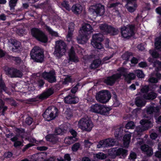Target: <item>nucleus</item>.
<instances>
[{
    "instance_id": "f257e3e1",
    "label": "nucleus",
    "mask_w": 161,
    "mask_h": 161,
    "mask_svg": "<svg viewBox=\"0 0 161 161\" xmlns=\"http://www.w3.org/2000/svg\"><path fill=\"white\" fill-rule=\"evenodd\" d=\"M93 31L90 25L85 24L79 31V34L77 38L78 42L81 44L86 43L89 38L90 35L93 32Z\"/></svg>"
},
{
    "instance_id": "f03ea898",
    "label": "nucleus",
    "mask_w": 161,
    "mask_h": 161,
    "mask_svg": "<svg viewBox=\"0 0 161 161\" xmlns=\"http://www.w3.org/2000/svg\"><path fill=\"white\" fill-rule=\"evenodd\" d=\"M152 120L150 117L149 118L144 117L143 119L141 120L140 121L141 125L137 127L134 132V137H136L140 136L143 131L152 127L153 126Z\"/></svg>"
},
{
    "instance_id": "7ed1b4c3",
    "label": "nucleus",
    "mask_w": 161,
    "mask_h": 161,
    "mask_svg": "<svg viewBox=\"0 0 161 161\" xmlns=\"http://www.w3.org/2000/svg\"><path fill=\"white\" fill-rule=\"evenodd\" d=\"M66 45L62 41L56 42L55 49L54 52V55L59 58L64 55L66 51Z\"/></svg>"
},
{
    "instance_id": "20e7f679",
    "label": "nucleus",
    "mask_w": 161,
    "mask_h": 161,
    "mask_svg": "<svg viewBox=\"0 0 161 161\" xmlns=\"http://www.w3.org/2000/svg\"><path fill=\"white\" fill-rule=\"evenodd\" d=\"M58 110L54 106L48 107L45 111L43 116L45 120L49 121L55 119L58 115Z\"/></svg>"
},
{
    "instance_id": "39448f33",
    "label": "nucleus",
    "mask_w": 161,
    "mask_h": 161,
    "mask_svg": "<svg viewBox=\"0 0 161 161\" xmlns=\"http://www.w3.org/2000/svg\"><path fill=\"white\" fill-rule=\"evenodd\" d=\"M31 33L32 36L39 41L44 43L47 42L48 39L47 36L40 30L33 28L31 29Z\"/></svg>"
},
{
    "instance_id": "423d86ee",
    "label": "nucleus",
    "mask_w": 161,
    "mask_h": 161,
    "mask_svg": "<svg viewBox=\"0 0 161 161\" xmlns=\"http://www.w3.org/2000/svg\"><path fill=\"white\" fill-rule=\"evenodd\" d=\"M93 126L92 121L87 118H82L78 122V126L83 130L90 131Z\"/></svg>"
},
{
    "instance_id": "0eeeda50",
    "label": "nucleus",
    "mask_w": 161,
    "mask_h": 161,
    "mask_svg": "<svg viewBox=\"0 0 161 161\" xmlns=\"http://www.w3.org/2000/svg\"><path fill=\"white\" fill-rule=\"evenodd\" d=\"M110 93L107 90L99 92L96 95L97 100L100 102L105 103L108 101L111 98Z\"/></svg>"
},
{
    "instance_id": "6e6552de",
    "label": "nucleus",
    "mask_w": 161,
    "mask_h": 161,
    "mask_svg": "<svg viewBox=\"0 0 161 161\" xmlns=\"http://www.w3.org/2000/svg\"><path fill=\"white\" fill-rule=\"evenodd\" d=\"M90 12L94 15L101 16L105 12L104 6L100 4L91 6L89 8Z\"/></svg>"
},
{
    "instance_id": "1a4fd4ad",
    "label": "nucleus",
    "mask_w": 161,
    "mask_h": 161,
    "mask_svg": "<svg viewBox=\"0 0 161 161\" xmlns=\"http://www.w3.org/2000/svg\"><path fill=\"white\" fill-rule=\"evenodd\" d=\"M103 40V35L99 33L93 35L92 40L91 42V44L95 48L98 49H101L103 48V46L100 43Z\"/></svg>"
},
{
    "instance_id": "9d476101",
    "label": "nucleus",
    "mask_w": 161,
    "mask_h": 161,
    "mask_svg": "<svg viewBox=\"0 0 161 161\" xmlns=\"http://www.w3.org/2000/svg\"><path fill=\"white\" fill-rule=\"evenodd\" d=\"M134 27L133 25H129L121 28V35L124 38H129L134 34Z\"/></svg>"
},
{
    "instance_id": "9b49d317",
    "label": "nucleus",
    "mask_w": 161,
    "mask_h": 161,
    "mask_svg": "<svg viewBox=\"0 0 161 161\" xmlns=\"http://www.w3.org/2000/svg\"><path fill=\"white\" fill-rule=\"evenodd\" d=\"M99 27L100 30L105 34L110 33L111 35H116L118 33V29H115L111 26L108 25L106 24H102L100 25Z\"/></svg>"
},
{
    "instance_id": "f8f14e48",
    "label": "nucleus",
    "mask_w": 161,
    "mask_h": 161,
    "mask_svg": "<svg viewBox=\"0 0 161 161\" xmlns=\"http://www.w3.org/2000/svg\"><path fill=\"white\" fill-rule=\"evenodd\" d=\"M149 90V87L147 86H144L141 89L142 93L143 94V97L144 99L152 100L156 98L157 95L153 92H151L147 94Z\"/></svg>"
},
{
    "instance_id": "ddd939ff",
    "label": "nucleus",
    "mask_w": 161,
    "mask_h": 161,
    "mask_svg": "<svg viewBox=\"0 0 161 161\" xmlns=\"http://www.w3.org/2000/svg\"><path fill=\"white\" fill-rule=\"evenodd\" d=\"M127 151L122 148H113L111 150L110 154L115 158L117 156H120L121 158H124L127 155Z\"/></svg>"
},
{
    "instance_id": "4468645a",
    "label": "nucleus",
    "mask_w": 161,
    "mask_h": 161,
    "mask_svg": "<svg viewBox=\"0 0 161 161\" xmlns=\"http://www.w3.org/2000/svg\"><path fill=\"white\" fill-rule=\"evenodd\" d=\"M115 142L114 139H106L100 141L97 145V148H100L102 147L112 146L115 145Z\"/></svg>"
},
{
    "instance_id": "2eb2a0df",
    "label": "nucleus",
    "mask_w": 161,
    "mask_h": 161,
    "mask_svg": "<svg viewBox=\"0 0 161 161\" xmlns=\"http://www.w3.org/2000/svg\"><path fill=\"white\" fill-rule=\"evenodd\" d=\"M65 130L58 128L55 129L54 131L55 135L52 134L47 136H46V138L49 141L52 142L53 143H55L57 141V139L56 135H62L65 132Z\"/></svg>"
},
{
    "instance_id": "dca6fc26",
    "label": "nucleus",
    "mask_w": 161,
    "mask_h": 161,
    "mask_svg": "<svg viewBox=\"0 0 161 161\" xmlns=\"http://www.w3.org/2000/svg\"><path fill=\"white\" fill-rule=\"evenodd\" d=\"M136 0H123V1H125L126 2L125 7L128 11L130 13H133L136 10L137 7Z\"/></svg>"
},
{
    "instance_id": "f3484780",
    "label": "nucleus",
    "mask_w": 161,
    "mask_h": 161,
    "mask_svg": "<svg viewBox=\"0 0 161 161\" xmlns=\"http://www.w3.org/2000/svg\"><path fill=\"white\" fill-rule=\"evenodd\" d=\"M118 71L121 75V76L123 75L125 79L127 81L134 79L135 78V75L134 73L127 74V70L126 69L123 68H120L118 69Z\"/></svg>"
},
{
    "instance_id": "a211bd4d",
    "label": "nucleus",
    "mask_w": 161,
    "mask_h": 161,
    "mask_svg": "<svg viewBox=\"0 0 161 161\" xmlns=\"http://www.w3.org/2000/svg\"><path fill=\"white\" fill-rule=\"evenodd\" d=\"M55 75V72L51 71L49 73L44 72L42 74V76L44 79L47 80L49 82L52 83L56 81Z\"/></svg>"
},
{
    "instance_id": "6ab92c4d",
    "label": "nucleus",
    "mask_w": 161,
    "mask_h": 161,
    "mask_svg": "<svg viewBox=\"0 0 161 161\" xmlns=\"http://www.w3.org/2000/svg\"><path fill=\"white\" fill-rule=\"evenodd\" d=\"M121 76V75L120 74H116L114 75L111 77H108L107 79L104 80L105 82L108 85H112L115 81L118 79Z\"/></svg>"
},
{
    "instance_id": "aec40b11",
    "label": "nucleus",
    "mask_w": 161,
    "mask_h": 161,
    "mask_svg": "<svg viewBox=\"0 0 161 161\" xmlns=\"http://www.w3.org/2000/svg\"><path fill=\"white\" fill-rule=\"evenodd\" d=\"M79 98L75 95H69L64 98V102L69 104H75L77 103Z\"/></svg>"
},
{
    "instance_id": "412c9836",
    "label": "nucleus",
    "mask_w": 161,
    "mask_h": 161,
    "mask_svg": "<svg viewBox=\"0 0 161 161\" xmlns=\"http://www.w3.org/2000/svg\"><path fill=\"white\" fill-rule=\"evenodd\" d=\"M54 92L52 88H49L44 91L41 94L38 96V98L40 99L43 100L48 98L52 95Z\"/></svg>"
},
{
    "instance_id": "4be33fe9",
    "label": "nucleus",
    "mask_w": 161,
    "mask_h": 161,
    "mask_svg": "<svg viewBox=\"0 0 161 161\" xmlns=\"http://www.w3.org/2000/svg\"><path fill=\"white\" fill-rule=\"evenodd\" d=\"M17 73V70L16 69L10 68L8 69L7 72V74L11 77H21L22 76V73H18V75L16 74Z\"/></svg>"
},
{
    "instance_id": "5701e85b",
    "label": "nucleus",
    "mask_w": 161,
    "mask_h": 161,
    "mask_svg": "<svg viewBox=\"0 0 161 161\" xmlns=\"http://www.w3.org/2000/svg\"><path fill=\"white\" fill-rule=\"evenodd\" d=\"M8 43L9 45H11L12 50L14 52H16V50L20 48L21 47L20 43L14 39H10L8 40Z\"/></svg>"
},
{
    "instance_id": "b1692460",
    "label": "nucleus",
    "mask_w": 161,
    "mask_h": 161,
    "mask_svg": "<svg viewBox=\"0 0 161 161\" xmlns=\"http://www.w3.org/2000/svg\"><path fill=\"white\" fill-rule=\"evenodd\" d=\"M102 107V105L100 104L95 103L90 107V111L93 113L99 114Z\"/></svg>"
},
{
    "instance_id": "393cba45",
    "label": "nucleus",
    "mask_w": 161,
    "mask_h": 161,
    "mask_svg": "<svg viewBox=\"0 0 161 161\" xmlns=\"http://www.w3.org/2000/svg\"><path fill=\"white\" fill-rule=\"evenodd\" d=\"M71 10L75 14H79L81 13L82 10V7L79 4H76L72 6L71 8Z\"/></svg>"
},
{
    "instance_id": "a878e982",
    "label": "nucleus",
    "mask_w": 161,
    "mask_h": 161,
    "mask_svg": "<svg viewBox=\"0 0 161 161\" xmlns=\"http://www.w3.org/2000/svg\"><path fill=\"white\" fill-rule=\"evenodd\" d=\"M74 24L73 23H71L70 24L69 27V31L67 35V41L69 42L71 41L73 32L74 31Z\"/></svg>"
},
{
    "instance_id": "bb28decb",
    "label": "nucleus",
    "mask_w": 161,
    "mask_h": 161,
    "mask_svg": "<svg viewBox=\"0 0 161 161\" xmlns=\"http://www.w3.org/2000/svg\"><path fill=\"white\" fill-rule=\"evenodd\" d=\"M69 56L70 61L75 62H77L79 61L78 58L76 56L73 47L71 48L69 52Z\"/></svg>"
},
{
    "instance_id": "cd10ccee",
    "label": "nucleus",
    "mask_w": 161,
    "mask_h": 161,
    "mask_svg": "<svg viewBox=\"0 0 161 161\" xmlns=\"http://www.w3.org/2000/svg\"><path fill=\"white\" fill-rule=\"evenodd\" d=\"M143 97H138L136 99L135 103L136 105L139 107L144 106L146 103Z\"/></svg>"
},
{
    "instance_id": "c85d7f7f",
    "label": "nucleus",
    "mask_w": 161,
    "mask_h": 161,
    "mask_svg": "<svg viewBox=\"0 0 161 161\" xmlns=\"http://www.w3.org/2000/svg\"><path fill=\"white\" fill-rule=\"evenodd\" d=\"M31 58L35 61L42 62L43 60L44 55L43 52L36 55H32L31 57Z\"/></svg>"
},
{
    "instance_id": "c756f323",
    "label": "nucleus",
    "mask_w": 161,
    "mask_h": 161,
    "mask_svg": "<svg viewBox=\"0 0 161 161\" xmlns=\"http://www.w3.org/2000/svg\"><path fill=\"white\" fill-rule=\"evenodd\" d=\"M131 133L126 134L123 138L124 146L125 147H128L130 141Z\"/></svg>"
},
{
    "instance_id": "7c9ffc66",
    "label": "nucleus",
    "mask_w": 161,
    "mask_h": 161,
    "mask_svg": "<svg viewBox=\"0 0 161 161\" xmlns=\"http://www.w3.org/2000/svg\"><path fill=\"white\" fill-rule=\"evenodd\" d=\"M141 149L143 152H146L147 155L150 156L153 154V151L151 148L148 145H144L142 146L141 147Z\"/></svg>"
},
{
    "instance_id": "2f4dec72",
    "label": "nucleus",
    "mask_w": 161,
    "mask_h": 161,
    "mask_svg": "<svg viewBox=\"0 0 161 161\" xmlns=\"http://www.w3.org/2000/svg\"><path fill=\"white\" fill-rule=\"evenodd\" d=\"M77 140V139L74 137L68 136L66 137L64 142L67 145H70Z\"/></svg>"
},
{
    "instance_id": "473e14b6",
    "label": "nucleus",
    "mask_w": 161,
    "mask_h": 161,
    "mask_svg": "<svg viewBox=\"0 0 161 161\" xmlns=\"http://www.w3.org/2000/svg\"><path fill=\"white\" fill-rule=\"evenodd\" d=\"M43 52L42 50L38 47H35L32 50L31 53V56L32 55H36Z\"/></svg>"
},
{
    "instance_id": "72a5a7b5",
    "label": "nucleus",
    "mask_w": 161,
    "mask_h": 161,
    "mask_svg": "<svg viewBox=\"0 0 161 161\" xmlns=\"http://www.w3.org/2000/svg\"><path fill=\"white\" fill-rule=\"evenodd\" d=\"M45 29L52 36L54 37L58 36V33L57 32L53 31L50 27L46 25Z\"/></svg>"
},
{
    "instance_id": "f704fd0d",
    "label": "nucleus",
    "mask_w": 161,
    "mask_h": 161,
    "mask_svg": "<svg viewBox=\"0 0 161 161\" xmlns=\"http://www.w3.org/2000/svg\"><path fill=\"white\" fill-rule=\"evenodd\" d=\"M100 112L99 114L103 115H106L108 114L110 110L109 108L105 107L102 105Z\"/></svg>"
},
{
    "instance_id": "c9c22d12",
    "label": "nucleus",
    "mask_w": 161,
    "mask_h": 161,
    "mask_svg": "<svg viewBox=\"0 0 161 161\" xmlns=\"http://www.w3.org/2000/svg\"><path fill=\"white\" fill-rule=\"evenodd\" d=\"M101 63V61L99 59H96L94 60L91 64L90 67L92 69H95L98 67Z\"/></svg>"
},
{
    "instance_id": "e433bc0d",
    "label": "nucleus",
    "mask_w": 161,
    "mask_h": 161,
    "mask_svg": "<svg viewBox=\"0 0 161 161\" xmlns=\"http://www.w3.org/2000/svg\"><path fill=\"white\" fill-rule=\"evenodd\" d=\"M93 156L95 158L102 160L104 159L107 157V155L101 152L94 154Z\"/></svg>"
},
{
    "instance_id": "4c0bfd02",
    "label": "nucleus",
    "mask_w": 161,
    "mask_h": 161,
    "mask_svg": "<svg viewBox=\"0 0 161 161\" xmlns=\"http://www.w3.org/2000/svg\"><path fill=\"white\" fill-rule=\"evenodd\" d=\"M155 46L156 49H161V36L156 39Z\"/></svg>"
},
{
    "instance_id": "58836bf2",
    "label": "nucleus",
    "mask_w": 161,
    "mask_h": 161,
    "mask_svg": "<svg viewBox=\"0 0 161 161\" xmlns=\"http://www.w3.org/2000/svg\"><path fill=\"white\" fill-rule=\"evenodd\" d=\"M29 141L32 142V143H29L27 145H26L25 147V149H27L29 147L33 146L34 145V143H37L38 142L36 141V140L35 139V138H29L28 139Z\"/></svg>"
},
{
    "instance_id": "ea45409f",
    "label": "nucleus",
    "mask_w": 161,
    "mask_h": 161,
    "mask_svg": "<svg viewBox=\"0 0 161 161\" xmlns=\"http://www.w3.org/2000/svg\"><path fill=\"white\" fill-rule=\"evenodd\" d=\"M158 111V109L157 107L153 106L148 107L147 109V112L148 114H151L153 112Z\"/></svg>"
},
{
    "instance_id": "a19ab883",
    "label": "nucleus",
    "mask_w": 161,
    "mask_h": 161,
    "mask_svg": "<svg viewBox=\"0 0 161 161\" xmlns=\"http://www.w3.org/2000/svg\"><path fill=\"white\" fill-rule=\"evenodd\" d=\"M11 140L13 142H14V146L15 147L20 146L21 145L22 143L20 141H17L18 140V137L17 136H14L11 139Z\"/></svg>"
},
{
    "instance_id": "79ce46f5",
    "label": "nucleus",
    "mask_w": 161,
    "mask_h": 161,
    "mask_svg": "<svg viewBox=\"0 0 161 161\" xmlns=\"http://www.w3.org/2000/svg\"><path fill=\"white\" fill-rule=\"evenodd\" d=\"M59 5L61 7L64 8L68 11H70V7H69V4L65 1H64L63 3H60Z\"/></svg>"
},
{
    "instance_id": "37998d69",
    "label": "nucleus",
    "mask_w": 161,
    "mask_h": 161,
    "mask_svg": "<svg viewBox=\"0 0 161 161\" xmlns=\"http://www.w3.org/2000/svg\"><path fill=\"white\" fill-rule=\"evenodd\" d=\"M135 73L136 74L137 76L139 78H143L144 77L145 75L143 72L141 70L138 69L135 71Z\"/></svg>"
},
{
    "instance_id": "c03bdc74",
    "label": "nucleus",
    "mask_w": 161,
    "mask_h": 161,
    "mask_svg": "<svg viewBox=\"0 0 161 161\" xmlns=\"http://www.w3.org/2000/svg\"><path fill=\"white\" fill-rule=\"evenodd\" d=\"M132 56V53H131L126 52L122 56L123 59L126 60H128L130 57Z\"/></svg>"
},
{
    "instance_id": "a18cd8bd",
    "label": "nucleus",
    "mask_w": 161,
    "mask_h": 161,
    "mask_svg": "<svg viewBox=\"0 0 161 161\" xmlns=\"http://www.w3.org/2000/svg\"><path fill=\"white\" fill-rule=\"evenodd\" d=\"M17 0H10L9 3V5L10 8V10H14V7L16 6Z\"/></svg>"
},
{
    "instance_id": "49530a36",
    "label": "nucleus",
    "mask_w": 161,
    "mask_h": 161,
    "mask_svg": "<svg viewBox=\"0 0 161 161\" xmlns=\"http://www.w3.org/2000/svg\"><path fill=\"white\" fill-rule=\"evenodd\" d=\"M135 125L132 121L128 122L125 125V128L127 129H132L134 128Z\"/></svg>"
},
{
    "instance_id": "de8ad7c7",
    "label": "nucleus",
    "mask_w": 161,
    "mask_h": 161,
    "mask_svg": "<svg viewBox=\"0 0 161 161\" xmlns=\"http://www.w3.org/2000/svg\"><path fill=\"white\" fill-rule=\"evenodd\" d=\"M72 79L70 76H68L64 79V80L63 82V84L64 85H67L69 83L71 82Z\"/></svg>"
},
{
    "instance_id": "09e8293b",
    "label": "nucleus",
    "mask_w": 161,
    "mask_h": 161,
    "mask_svg": "<svg viewBox=\"0 0 161 161\" xmlns=\"http://www.w3.org/2000/svg\"><path fill=\"white\" fill-rule=\"evenodd\" d=\"M80 146V144L79 143H76L72 147V149L73 151H76L79 149Z\"/></svg>"
},
{
    "instance_id": "8fccbe9b",
    "label": "nucleus",
    "mask_w": 161,
    "mask_h": 161,
    "mask_svg": "<svg viewBox=\"0 0 161 161\" xmlns=\"http://www.w3.org/2000/svg\"><path fill=\"white\" fill-rule=\"evenodd\" d=\"M65 114L66 115V118L67 119H69L72 116L71 110L69 109H67V111L65 112Z\"/></svg>"
},
{
    "instance_id": "3c124183",
    "label": "nucleus",
    "mask_w": 161,
    "mask_h": 161,
    "mask_svg": "<svg viewBox=\"0 0 161 161\" xmlns=\"http://www.w3.org/2000/svg\"><path fill=\"white\" fill-rule=\"evenodd\" d=\"M16 131L17 132V134L19 135H20L22 137H24V130L23 129H16Z\"/></svg>"
},
{
    "instance_id": "603ef678",
    "label": "nucleus",
    "mask_w": 161,
    "mask_h": 161,
    "mask_svg": "<svg viewBox=\"0 0 161 161\" xmlns=\"http://www.w3.org/2000/svg\"><path fill=\"white\" fill-rule=\"evenodd\" d=\"M153 74H152L151 76L149 78L148 81L152 83H156L158 82L157 79L153 77Z\"/></svg>"
},
{
    "instance_id": "864d4df0",
    "label": "nucleus",
    "mask_w": 161,
    "mask_h": 161,
    "mask_svg": "<svg viewBox=\"0 0 161 161\" xmlns=\"http://www.w3.org/2000/svg\"><path fill=\"white\" fill-rule=\"evenodd\" d=\"M3 56H5V58H6L10 57L9 55L5 52H4L2 50L0 49V57H2Z\"/></svg>"
},
{
    "instance_id": "5fc2aeb1",
    "label": "nucleus",
    "mask_w": 161,
    "mask_h": 161,
    "mask_svg": "<svg viewBox=\"0 0 161 161\" xmlns=\"http://www.w3.org/2000/svg\"><path fill=\"white\" fill-rule=\"evenodd\" d=\"M158 148L159 151H157L155 154V156L158 158H161V146L158 145Z\"/></svg>"
},
{
    "instance_id": "6e6d98bb",
    "label": "nucleus",
    "mask_w": 161,
    "mask_h": 161,
    "mask_svg": "<svg viewBox=\"0 0 161 161\" xmlns=\"http://www.w3.org/2000/svg\"><path fill=\"white\" fill-rule=\"evenodd\" d=\"M17 32L18 34L20 36H23L26 33L25 31L23 29L17 30Z\"/></svg>"
},
{
    "instance_id": "4d7b16f0",
    "label": "nucleus",
    "mask_w": 161,
    "mask_h": 161,
    "mask_svg": "<svg viewBox=\"0 0 161 161\" xmlns=\"http://www.w3.org/2000/svg\"><path fill=\"white\" fill-rule=\"evenodd\" d=\"M121 128L120 127L119 128L117 129L114 132L115 136L116 137H118L119 134L121 133Z\"/></svg>"
},
{
    "instance_id": "13d9d810",
    "label": "nucleus",
    "mask_w": 161,
    "mask_h": 161,
    "mask_svg": "<svg viewBox=\"0 0 161 161\" xmlns=\"http://www.w3.org/2000/svg\"><path fill=\"white\" fill-rule=\"evenodd\" d=\"M25 122L26 124L30 125H31L32 123V119L30 117H28L26 119Z\"/></svg>"
},
{
    "instance_id": "bf43d9fd",
    "label": "nucleus",
    "mask_w": 161,
    "mask_h": 161,
    "mask_svg": "<svg viewBox=\"0 0 161 161\" xmlns=\"http://www.w3.org/2000/svg\"><path fill=\"white\" fill-rule=\"evenodd\" d=\"M150 53L152 54L153 57L155 58H156L158 57V54L155 51H153L150 50Z\"/></svg>"
},
{
    "instance_id": "052dcab7",
    "label": "nucleus",
    "mask_w": 161,
    "mask_h": 161,
    "mask_svg": "<svg viewBox=\"0 0 161 161\" xmlns=\"http://www.w3.org/2000/svg\"><path fill=\"white\" fill-rule=\"evenodd\" d=\"M120 4L119 3H115L112 4H109L108 5V7L109 8H115L118 5Z\"/></svg>"
},
{
    "instance_id": "680f3d73",
    "label": "nucleus",
    "mask_w": 161,
    "mask_h": 161,
    "mask_svg": "<svg viewBox=\"0 0 161 161\" xmlns=\"http://www.w3.org/2000/svg\"><path fill=\"white\" fill-rule=\"evenodd\" d=\"M12 154L10 152H7L4 154V158H9L12 157Z\"/></svg>"
},
{
    "instance_id": "e2e57ef3",
    "label": "nucleus",
    "mask_w": 161,
    "mask_h": 161,
    "mask_svg": "<svg viewBox=\"0 0 161 161\" xmlns=\"http://www.w3.org/2000/svg\"><path fill=\"white\" fill-rule=\"evenodd\" d=\"M138 65L141 68H144L147 66V63L144 62H140L139 64Z\"/></svg>"
},
{
    "instance_id": "0e129e2a",
    "label": "nucleus",
    "mask_w": 161,
    "mask_h": 161,
    "mask_svg": "<svg viewBox=\"0 0 161 161\" xmlns=\"http://www.w3.org/2000/svg\"><path fill=\"white\" fill-rule=\"evenodd\" d=\"M79 86V84H77L76 85L73 87L71 90V92L73 93H75L77 90L78 88L77 86Z\"/></svg>"
},
{
    "instance_id": "69168bd1",
    "label": "nucleus",
    "mask_w": 161,
    "mask_h": 161,
    "mask_svg": "<svg viewBox=\"0 0 161 161\" xmlns=\"http://www.w3.org/2000/svg\"><path fill=\"white\" fill-rule=\"evenodd\" d=\"M37 149L40 151H44L46 150L47 148L45 146L38 147L37 148Z\"/></svg>"
},
{
    "instance_id": "338daca9",
    "label": "nucleus",
    "mask_w": 161,
    "mask_h": 161,
    "mask_svg": "<svg viewBox=\"0 0 161 161\" xmlns=\"http://www.w3.org/2000/svg\"><path fill=\"white\" fill-rule=\"evenodd\" d=\"M130 157L132 159H135L136 158V154L135 153L132 152L130 154Z\"/></svg>"
},
{
    "instance_id": "774afa93",
    "label": "nucleus",
    "mask_w": 161,
    "mask_h": 161,
    "mask_svg": "<svg viewBox=\"0 0 161 161\" xmlns=\"http://www.w3.org/2000/svg\"><path fill=\"white\" fill-rule=\"evenodd\" d=\"M64 158L65 160H67L68 161H70L71 160L70 155L68 154H65L64 155Z\"/></svg>"
}]
</instances>
